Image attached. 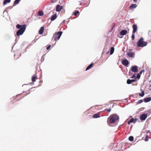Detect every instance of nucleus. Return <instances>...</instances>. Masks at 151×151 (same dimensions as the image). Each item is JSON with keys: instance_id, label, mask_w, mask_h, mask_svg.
Masks as SVG:
<instances>
[{"instance_id": "21", "label": "nucleus", "mask_w": 151, "mask_h": 151, "mask_svg": "<svg viewBox=\"0 0 151 151\" xmlns=\"http://www.w3.org/2000/svg\"><path fill=\"white\" fill-rule=\"evenodd\" d=\"M114 47H111L110 48V54L111 55H112L114 51Z\"/></svg>"}, {"instance_id": "48", "label": "nucleus", "mask_w": 151, "mask_h": 151, "mask_svg": "<svg viewBox=\"0 0 151 151\" xmlns=\"http://www.w3.org/2000/svg\"><path fill=\"white\" fill-rule=\"evenodd\" d=\"M132 40H133L134 39V38H132Z\"/></svg>"}, {"instance_id": "26", "label": "nucleus", "mask_w": 151, "mask_h": 151, "mask_svg": "<svg viewBox=\"0 0 151 151\" xmlns=\"http://www.w3.org/2000/svg\"><path fill=\"white\" fill-rule=\"evenodd\" d=\"M38 14L39 16H42L44 15V13L43 11H39Z\"/></svg>"}, {"instance_id": "51", "label": "nucleus", "mask_w": 151, "mask_h": 151, "mask_svg": "<svg viewBox=\"0 0 151 151\" xmlns=\"http://www.w3.org/2000/svg\"><path fill=\"white\" fill-rule=\"evenodd\" d=\"M14 45H15V44H14V45L13 46V47H14Z\"/></svg>"}, {"instance_id": "31", "label": "nucleus", "mask_w": 151, "mask_h": 151, "mask_svg": "<svg viewBox=\"0 0 151 151\" xmlns=\"http://www.w3.org/2000/svg\"><path fill=\"white\" fill-rule=\"evenodd\" d=\"M143 102V100L142 99H141L139 100L137 102H136V104H140L142 103Z\"/></svg>"}, {"instance_id": "15", "label": "nucleus", "mask_w": 151, "mask_h": 151, "mask_svg": "<svg viewBox=\"0 0 151 151\" xmlns=\"http://www.w3.org/2000/svg\"><path fill=\"white\" fill-rule=\"evenodd\" d=\"M151 100V97H149L147 98H144V101L145 103L148 102Z\"/></svg>"}, {"instance_id": "40", "label": "nucleus", "mask_w": 151, "mask_h": 151, "mask_svg": "<svg viewBox=\"0 0 151 151\" xmlns=\"http://www.w3.org/2000/svg\"><path fill=\"white\" fill-rule=\"evenodd\" d=\"M149 90L150 91H151V85L149 86Z\"/></svg>"}, {"instance_id": "56", "label": "nucleus", "mask_w": 151, "mask_h": 151, "mask_svg": "<svg viewBox=\"0 0 151 151\" xmlns=\"http://www.w3.org/2000/svg\"><path fill=\"white\" fill-rule=\"evenodd\" d=\"M129 73H130V72H129Z\"/></svg>"}, {"instance_id": "55", "label": "nucleus", "mask_w": 151, "mask_h": 151, "mask_svg": "<svg viewBox=\"0 0 151 151\" xmlns=\"http://www.w3.org/2000/svg\"><path fill=\"white\" fill-rule=\"evenodd\" d=\"M149 82H151V81H149Z\"/></svg>"}, {"instance_id": "14", "label": "nucleus", "mask_w": 151, "mask_h": 151, "mask_svg": "<svg viewBox=\"0 0 151 151\" xmlns=\"http://www.w3.org/2000/svg\"><path fill=\"white\" fill-rule=\"evenodd\" d=\"M128 56L130 58H132L134 55V54L133 52H129L127 53Z\"/></svg>"}, {"instance_id": "5", "label": "nucleus", "mask_w": 151, "mask_h": 151, "mask_svg": "<svg viewBox=\"0 0 151 151\" xmlns=\"http://www.w3.org/2000/svg\"><path fill=\"white\" fill-rule=\"evenodd\" d=\"M63 32L59 31L58 32H55L53 35V38H60L62 35Z\"/></svg>"}, {"instance_id": "24", "label": "nucleus", "mask_w": 151, "mask_h": 151, "mask_svg": "<svg viewBox=\"0 0 151 151\" xmlns=\"http://www.w3.org/2000/svg\"><path fill=\"white\" fill-rule=\"evenodd\" d=\"M11 1V0H4L3 1V4L6 5L7 3H9Z\"/></svg>"}, {"instance_id": "44", "label": "nucleus", "mask_w": 151, "mask_h": 151, "mask_svg": "<svg viewBox=\"0 0 151 151\" xmlns=\"http://www.w3.org/2000/svg\"><path fill=\"white\" fill-rule=\"evenodd\" d=\"M33 88H30V89L29 90L30 91H32V89Z\"/></svg>"}, {"instance_id": "20", "label": "nucleus", "mask_w": 151, "mask_h": 151, "mask_svg": "<svg viewBox=\"0 0 151 151\" xmlns=\"http://www.w3.org/2000/svg\"><path fill=\"white\" fill-rule=\"evenodd\" d=\"M93 117L95 118H99L100 117V114L98 113L95 114L93 115Z\"/></svg>"}, {"instance_id": "2", "label": "nucleus", "mask_w": 151, "mask_h": 151, "mask_svg": "<svg viewBox=\"0 0 151 151\" xmlns=\"http://www.w3.org/2000/svg\"><path fill=\"white\" fill-rule=\"evenodd\" d=\"M110 119L109 122L110 124H112L115 122L119 119V117L116 114L111 115L109 116Z\"/></svg>"}, {"instance_id": "1", "label": "nucleus", "mask_w": 151, "mask_h": 151, "mask_svg": "<svg viewBox=\"0 0 151 151\" xmlns=\"http://www.w3.org/2000/svg\"><path fill=\"white\" fill-rule=\"evenodd\" d=\"M16 27L18 29H19L17 32L16 35L17 36L22 35L25 31L26 29V25H21L17 24L16 26Z\"/></svg>"}, {"instance_id": "27", "label": "nucleus", "mask_w": 151, "mask_h": 151, "mask_svg": "<svg viewBox=\"0 0 151 151\" xmlns=\"http://www.w3.org/2000/svg\"><path fill=\"white\" fill-rule=\"evenodd\" d=\"M129 140L131 142H132L134 140V137L132 136H130L129 137Z\"/></svg>"}, {"instance_id": "37", "label": "nucleus", "mask_w": 151, "mask_h": 151, "mask_svg": "<svg viewBox=\"0 0 151 151\" xmlns=\"http://www.w3.org/2000/svg\"><path fill=\"white\" fill-rule=\"evenodd\" d=\"M145 71V70H142L139 73H140V74H142V72H144Z\"/></svg>"}, {"instance_id": "47", "label": "nucleus", "mask_w": 151, "mask_h": 151, "mask_svg": "<svg viewBox=\"0 0 151 151\" xmlns=\"http://www.w3.org/2000/svg\"><path fill=\"white\" fill-rule=\"evenodd\" d=\"M111 42H109V44H111V42H111Z\"/></svg>"}, {"instance_id": "28", "label": "nucleus", "mask_w": 151, "mask_h": 151, "mask_svg": "<svg viewBox=\"0 0 151 151\" xmlns=\"http://www.w3.org/2000/svg\"><path fill=\"white\" fill-rule=\"evenodd\" d=\"M145 93L144 91H142L141 93L139 94V96L141 97H143L144 96Z\"/></svg>"}, {"instance_id": "34", "label": "nucleus", "mask_w": 151, "mask_h": 151, "mask_svg": "<svg viewBox=\"0 0 151 151\" xmlns=\"http://www.w3.org/2000/svg\"><path fill=\"white\" fill-rule=\"evenodd\" d=\"M19 55H19L18 57H16V54H15L14 55V56L15 58L16 59L18 58L19 57V56H20V54H19Z\"/></svg>"}, {"instance_id": "52", "label": "nucleus", "mask_w": 151, "mask_h": 151, "mask_svg": "<svg viewBox=\"0 0 151 151\" xmlns=\"http://www.w3.org/2000/svg\"><path fill=\"white\" fill-rule=\"evenodd\" d=\"M14 45H15V44H14V45L13 46V47H14Z\"/></svg>"}, {"instance_id": "25", "label": "nucleus", "mask_w": 151, "mask_h": 151, "mask_svg": "<svg viewBox=\"0 0 151 151\" xmlns=\"http://www.w3.org/2000/svg\"><path fill=\"white\" fill-rule=\"evenodd\" d=\"M37 77L35 76H34L32 77V81L34 82L36 81V79H37Z\"/></svg>"}, {"instance_id": "32", "label": "nucleus", "mask_w": 151, "mask_h": 151, "mask_svg": "<svg viewBox=\"0 0 151 151\" xmlns=\"http://www.w3.org/2000/svg\"><path fill=\"white\" fill-rule=\"evenodd\" d=\"M79 12L78 11H76L74 12V14L75 16H76L77 14H79Z\"/></svg>"}, {"instance_id": "42", "label": "nucleus", "mask_w": 151, "mask_h": 151, "mask_svg": "<svg viewBox=\"0 0 151 151\" xmlns=\"http://www.w3.org/2000/svg\"><path fill=\"white\" fill-rule=\"evenodd\" d=\"M150 132V130H148L147 132H146V133H149Z\"/></svg>"}, {"instance_id": "46", "label": "nucleus", "mask_w": 151, "mask_h": 151, "mask_svg": "<svg viewBox=\"0 0 151 151\" xmlns=\"http://www.w3.org/2000/svg\"><path fill=\"white\" fill-rule=\"evenodd\" d=\"M109 38L108 39H106V42H107L108 40H109Z\"/></svg>"}, {"instance_id": "36", "label": "nucleus", "mask_w": 151, "mask_h": 151, "mask_svg": "<svg viewBox=\"0 0 151 151\" xmlns=\"http://www.w3.org/2000/svg\"><path fill=\"white\" fill-rule=\"evenodd\" d=\"M50 47H51V45H49L47 47L46 49L47 50H48L50 48Z\"/></svg>"}, {"instance_id": "39", "label": "nucleus", "mask_w": 151, "mask_h": 151, "mask_svg": "<svg viewBox=\"0 0 151 151\" xmlns=\"http://www.w3.org/2000/svg\"><path fill=\"white\" fill-rule=\"evenodd\" d=\"M34 84V83H32V82H31V83H30V85H33Z\"/></svg>"}, {"instance_id": "49", "label": "nucleus", "mask_w": 151, "mask_h": 151, "mask_svg": "<svg viewBox=\"0 0 151 151\" xmlns=\"http://www.w3.org/2000/svg\"><path fill=\"white\" fill-rule=\"evenodd\" d=\"M151 42V38H150V42Z\"/></svg>"}, {"instance_id": "4", "label": "nucleus", "mask_w": 151, "mask_h": 151, "mask_svg": "<svg viewBox=\"0 0 151 151\" xmlns=\"http://www.w3.org/2000/svg\"><path fill=\"white\" fill-rule=\"evenodd\" d=\"M28 44L26 42H24L22 43L21 46V49L22 50L21 52L23 53L26 51V49L28 47Z\"/></svg>"}, {"instance_id": "19", "label": "nucleus", "mask_w": 151, "mask_h": 151, "mask_svg": "<svg viewBox=\"0 0 151 151\" xmlns=\"http://www.w3.org/2000/svg\"><path fill=\"white\" fill-rule=\"evenodd\" d=\"M93 66V64L92 63L90 64L88 66L86 69V70L87 71L89 69L91 68Z\"/></svg>"}, {"instance_id": "3", "label": "nucleus", "mask_w": 151, "mask_h": 151, "mask_svg": "<svg viewBox=\"0 0 151 151\" xmlns=\"http://www.w3.org/2000/svg\"><path fill=\"white\" fill-rule=\"evenodd\" d=\"M147 42L144 41L143 38H140L137 42V45L138 47H142L147 45Z\"/></svg>"}, {"instance_id": "53", "label": "nucleus", "mask_w": 151, "mask_h": 151, "mask_svg": "<svg viewBox=\"0 0 151 151\" xmlns=\"http://www.w3.org/2000/svg\"><path fill=\"white\" fill-rule=\"evenodd\" d=\"M14 45H15V44H14V45L13 46V47H14Z\"/></svg>"}, {"instance_id": "22", "label": "nucleus", "mask_w": 151, "mask_h": 151, "mask_svg": "<svg viewBox=\"0 0 151 151\" xmlns=\"http://www.w3.org/2000/svg\"><path fill=\"white\" fill-rule=\"evenodd\" d=\"M60 38H54V40L52 43L53 44V45H55L57 41H58Z\"/></svg>"}, {"instance_id": "54", "label": "nucleus", "mask_w": 151, "mask_h": 151, "mask_svg": "<svg viewBox=\"0 0 151 151\" xmlns=\"http://www.w3.org/2000/svg\"><path fill=\"white\" fill-rule=\"evenodd\" d=\"M14 45H15V44H14V45L13 46V47H14Z\"/></svg>"}, {"instance_id": "45", "label": "nucleus", "mask_w": 151, "mask_h": 151, "mask_svg": "<svg viewBox=\"0 0 151 151\" xmlns=\"http://www.w3.org/2000/svg\"><path fill=\"white\" fill-rule=\"evenodd\" d=\"M36 40H35H35H34L33 41H32V42H33V41H34V43H35V42H36Z\"/></svg>"}, {"instance_id": "6", "label": "nucleus", "mask_w": 151, "mask_h": 151, "mask_svg": "<svg viewBox=\"0 0 151 151\" xmlns=\"http://www.w3.org/2000/svg\"><path fill=\"white\" fill-rule=\"evenodd\" d=\"M132 28H133V34H132V38H134L135 37V35L134 34L137 31V25L135 24H133L132 26Z\"/></svg>"}, {"instance_id": "7", "label": "nucleus", "mask_w": 151, "mask_h": 151, "mask_svg": "<svg viewBox=\"0 0 151 151\" xmlns=\"http://www.w3.org/2000/svg\"><path fill=\"white\" fill-rule=\"evenodd\" d=\"M147 116V114H142L140 116V119L142 121L145 120Z\"/></svg>"}, {"instance_id": "29", "label": "nucleus", "mask_w": 151, "mask_h": 151, "mask_svg": "<svg viewBox=\"0 0 151 151\" xmlns=\"http://www.w3.org/2000/svg\"><path fill=\"white\" fill-rule=\"evenodd\" d=\"M20 0H15L14 1V6H15L16 5L18 4Z\"/></svg>"}, {"instance_id": "13", "label": "nucleus", "mask_w": 151, "mask_h": 151, "mask_svg": "<svg viewBox=\"0 0 151 151\" xmlns=\"http://www.w3.org/2000/svg\"><path fill=\"white\" fill-rule=\"evenodd\" d=\"M136 81L135 79H128L127 80V84H131L132 82H134Z\"/></svg>"}, {"instance_id": "35", "label": "nucleus", "mask_w": 151, "mask_h": 151, "mask_svg": "<svg viewBox=\"0 0 151 151\" xmlns=\"http://www.w3.org/2000/svg\"><path fill=\"white\" fill-rule=\"evenodd\" d=\"M131 78H134V79H135V78H136V76H135V74H134V75H133L131 77Z\"/></svg>"}, {"instance_id": "16", "label": "nucleus", "mask_w": 151, "mask_h": 151, "mask_svg": "<svg viewBox=\"0 0 151 151\" xmlns=\"http://www.w3.org/2000/svg\"><path fill=\"white\" fill-rule=\"evenodd\" d=\"M44 30V28L43 27H42L40 28L39 30V33L40 35H42L43 34Z\"/></svg>"}, {"instance_id": "23", "label": "nucleus", "mask_w": 151, "mask_h": 151, "mask_svg": "<svg viewBox=\"0 0 151 151\" xmlns=\"http://www.w3.org/2000/svg\"><path fill=\"white\" fill-rule=\"evenodd\" d=\"M57 15L55 14L54 15L52 16L51 18V21H53L55 20L57 18Z\"/></svg>"}, {"instance_id": "18", "label": "nucleus", "mask_w": 151, "mask_h": 151, "mask_svg": "<svg viewBox=\"0 0 151 151\" xmlns=\"http://www.w3.org/2000/svg\"><path fill=\"white\" fill-rule=\"evenodd\" d=\"M137 6V5L136 4H132L129 7V9H132L136 8Z\"/></svg>"}, {"instance_id": "9", "label": "nucleus", "mask_w": 151, "mask_h": 151, "mask_svg": "<svg viewBox=\"0 0 151 151\" xmlns=\"http://www.w3.org/2000/svg\"><path fill=\"white\" fill-rule=\"evenodd\" d=\"M132 71L134 73H137L138 72V67L136 65H134L131 67Z\"/></svg>"}, {"instance_id": "41", "label": "nucleus", "mask_w": 151, "mask_h": 151, "mask_svg": "<svg viewBox=\"0 0 151 151\" xmlns=\"http://www.w3.org/2000/svg\"><path fill=\"white\" fill-rule=\"evenodd\" d=\"M17 38H16V39L15 40V43L17 42Z\"/></svg>"}, {"instance_id": "11", "label": "nucleus", "mask_w": 151, "mask_h": 151, "mask_svg": "<svg viewBox=\"0 0 151 151\" xmlns=\"http://www.w3.org/2000/svg\"><path fill=\"white\" fill-rule=\"evenodd\" d=\"M107 45V44H106V45L105 48H104L103 51L102 52V54H104V53H106V54H108L109 52V51L108 50V49L107 48L106 46Z\"/></svg>"}, {"instance_id": "10", "label": "nucleus", "mask_w": 151, "mask_h": 151, "mask_svg": "<svg viewBox=\"0 0 151 151\" xmlns=\"http://www.w3.org/2000/svg\"><path fill=\"white\" fill-rule=\"evenodd\" d=\"M138 119L137 118H135L134 119L133 118H131L129 121L127 123L128 124H129L131 123H135L137 121Z\"/></svg>"}, {"instance_id": "38", "label": "nucleus", "mask_w": 151, "mask_h": 151, "mask_svg": "<svg viewBox=\"0 0 151 151\" xmlns=\"http://www.w3.org/2000/svg\"><path fill=\"white\" fill-rule=\"evenodd\" d=\"M106 110L108 112H110V111H111V109H107Z\"/></svg>"}, {"instance_id": "33", "label": "nucleus", "mask_w": 151, "mask_h": 151, "mask_svg": "<svg viewBox=\"0 0 151 151\" xmlns=\"http://www.w3.org/2000/svg\"><path fill=\"white\" fill-rule=\"evenodd\" d=\"M148 138L149 137H148V136L147 135L145 138V141L146 142L148 141Z\"/></svg>"}, {"instance_id": "43", "label": "nucleus", "mask_w": 151, "mask_h": 151, "mask_svg": "<svg viewBox=\"0 0 151 151\" xmlns=\"http://www.w3.org/2000/svg\"><path fill=\"white\" fill-rule=\"evenodd\" d=\"M133 1L134 2H136L137 1V0H133Z\"/></svg>"}, {"instance_id": "50", "label": "nucleus", "mask_w": 151, "mask_h": 151, "mask_svg": "<svg viewBox=\"0 0 151 151\" xmlns=\"http://www.w3.org/2000/svg\"><path fill=\"white\" fill-rule=\"evenodd\" d=\"M14 45H15V44H14V45L13 46V47H14Z\"/></svg>"}, {"instance_id": "30", "label": "nucleus", "mask_w": 151, "mask_h": 151, "mask_svg": "<svg viewBox=\"0 0 151 151\" xmlns=\"http://www.w3.org/2000/svg\"><path fill=\"white\" fill-rule=\"evenodd\" d=\"M140 73H138L137 74L136 77V78H135V80H136L137 79H139L140 77Z\"/></svg>"}, {"instance_id": "8", "label": "nucleus", "mask_w": 151, "mask_h": 151, "mask_svg": "<svg viewBox=\"0 0 151 151\" xmlns=\"http://www.w3.org/2000/svg\"><path fill=\"white\" fill-rule=\"evenodd\" d=\"M122 64L127 67H128L129 64V61L126 59L122 60Z\"/></svg>"}, {"instance_id": "12", "label": "nucleus", "mask_w": 151, "mask_h": 151, "mask_svg": "<svg viewBox=\"0 0 151 151\" xmlns=\"http://www.w3.org/2000/svg\"><path fill=\"white\" fill-rule=\"evenodd\" d=\"M63 9V6L58 4L56 6V10L57 12H60Z\"/></svg>"}, {"instance_id": "17", "label": "nucleus", "mask_w": 151, "mask_h": 151, "mask_svg": "<svg viewBox=\"0 0 151 151\" xmlns=\"http://www.w3.org/2000/svg\"><path fill=\"white\" fill-rule=\"evenodd\" d=\"M127 32V31L126 30H122L120 32V34L121 35H124L126 34Z\"/></svg>"}]
</instances>
